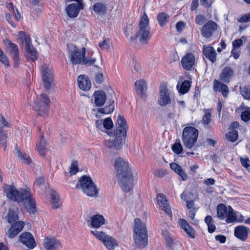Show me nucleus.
<instances>
[{
    "label": "nucleus",
    "mask_w": 250,
    "mask_h": 250,
    "mask_svg": "<svg viewBox=\"0 0 250 250\" xmlns=\"http://www.w3.org/2000/svg\"><path fill=\"white\" fill-rule=\"evenodd\" d=\"M178 223L181 228L186 232L189 237L191 238H194L195 237L194 229L189 225L186 220L184 219H179Z\"/></svg>",
    "instance_id": "obj_25"
},
{
    "label": "nucleus",
    "mask_w": 250,
    "mask_h": 250,
    "mask_svg": "<svg viewBox=\"0 0 250 250\" xmlns=\"http://www.w3.org/2000/svg\"><path fill=\"white\" fill-rule=\"evenodd\" d=\"M67 52L73 64H81L85 56L86 49L83 47L80 49L75 44H72L67 45Z\"/></svg>",
    "instance_id": "obj_6"
},
{
    "label": "nucleus",
    "mask_w": 250,
    "mask_h": 250,
    "mask_svg": "<svg viewBox=\"0 0 250 250\" xmlns=\"http://www.w3.org/2000/svg\"><path fill=\"white\" fill-rule=\"evenodd\" d=\"M91 232L99 240L101 241L103 243L106 239V236L108 235H106L105 233L103 231H99L96 230H91Z\"/></svg>",
    "instance_id": "obj_49"
},
{
    "label": "nucleus",
    "mask_w": 250,
    "mask_h": 250,
    "mask_svg": "<svg viewBox=\"0 0 250 250\" xmlns=\"http://www.w3.org/2000/svg\"><path fill=\"white\" fill-rule=\"evenodd\" d=\"M110 136H112V138L105 141L106 146L112 149H119L122 148L125 136L115 132H112Z\"/></svg>",
    "instance_id": "obj_9"
},
{
    "label": "nucleus",
    "mask_w": 250,
    "mask_h": 250,
    "mask_svg": "<svg viewBox=\"0 0 250 250\" xmlns=\"http://www.w3.org/2000/svg\"><path fill=\"white\" fill-rule=\"evenodd\" d=\"M240 93L243 98L248 100H250V86H245L240 87Z\"/></svg>",
    "instance_id": "obj_48"
},
{
    "label": "nucleus",
    "mask_w": 250,
    "mask_h": 250,
    "mask_svg": "<svg viewBox=\"0 0 250 250\" xmlns=\"http://www.w3.org/2000/svg\"><path fill=\"white\" fill-rule=\"evenodd\" d=\"M96 61V60L95 58H89L86 59L85 56L81 64L91 65L95 62Z\"/></svg>",
    "instance_id": "obj_60"
},
{
    "label": "nucleus",
    "mask_w": 250,
    "mask_h": 250,
    "mask_svg": "<svg viewBox=\"0 0 250 250\" xmlns=\"http://www.w3.org/2000/svg\"><path fill=\"white\" fill-rule=\"evenodd\" d=\"M105 247L109 250H113L118 246L117 241L112 237L108 235L103 243Z\"/></svg>",
    "instance_id": "obj_34"
},
{
    "label": "nucleus",
    "mask_w": 250,
    "mask_h": 250,
    "mask_svg": "<svg viewBox=\"0 0 250 250\" xmlns=\"http://www.w3.org/2000/svg\"><path fill=\"white\" fill-rule=\"evenodd\" d=\"M238 22L240 23H247L250 22V12L243 15L238 20Z\"/></svg>",
    "instance_id": "obj_58"
},
{
    "label": "nucleus",
    "mask_w": 250,
    "mask_h": 250,
    "mask_svg": "<svg viewBox=\"0 0 250 250\" xmlns=\"http://www.w3.org/2000/svg\"><path fill=\"white\" fill-rule=\"evenodd\" d=\"M24 223L22 221H18L11 225L6 232V235L9 238H13L18 235L23 229Z\"/></svg>",
    "instance_id": "obj_15"
},
{
    "label": "nucleus",
    "mask_w": 250,
    "mask_h": 250,
    "mask_svg": "<svg viewBox=\"0 0 250 250\" xmlns=\"http://www.w3.org/2000/svg\"><path fill=\"white\" fill-rule=\"evenodd\" d=\"M5 44L7 51L11 55L14 60V66L18 67L19 65V51L18 45L8 40L5 42Z\"/></svg>",
    "instance_id": "obj_11"
},
{
    "label": "nucleus",
    "mask_w": 250,
    "mask_h": 250,
    "mask_svg": "<svg viewBox=\"0 0 250 250\" xmlns=\"http://www.w3.org/2000/svg\"><path fill=\"white\" fill-rule=\"evenodd\" d=\"M172 151L177 154H180L182 150L183 147L180 142H176L172 146Z\"/></svg>",
    "instance_id": "obj_53"
},
{
    "label": "nucleus",
    "mask_w": 250,
    "mask_h": 250,
    "mask_svg": "<svg viewBox=\"0 0 250 250\" xmlns=\"http://www.w3.org/2000/svg\"><path fill=\"white\" fill-rule=\"evenodd\" d=\"M167 244L169 246L171 250H181L182 246L179 243H175L172 239L168 237L166 238Z\"/></svg>",
    "instance_id": "obj_41"
},
{
    "label": "nucleus",
    "mask_w": 250,
    "mask_h": 250,
    "mask_svg": "<svg viewBox=\"0 0 250 250\" xmlns=\"http://www.w3.org/2000/svg\"><path fill=\"white\" fill-rule=\"evenodd\" d=\"M116 126V129L114 132L116 133L126 136L127 129L126 122L124 117L121 115H119L118 116Z\"/></svg>",
    "instance_id": "obj_20"
},
{
    "label": "nucleus",
    "mask_w": 250,
    "mask_h": 250,
    "mask_svg": "<svg viewBox=\"0 0 250 250\" xmlns=\"http://www.w3.org/2000/svg\"><path fill=\"white\" fill-rule=\"evenodd\" d=\"M241 119L245 122L250 120V108H247L245 111L243 112L241 116Z\"/></svg>",
    "instance_id": "obj_54"
},
{
    "label": "nucleus",
    "mask_w": 250,
    "mask_h": 250,
    "mask_svg": "<svg viewBox=\"0 0 250 250\" xmlns=\"http://www.w3.org/2000/svg\"><path fill=\"white\" fill-rule=\"evenodd\" d=\"M194 63L195 57L193 54L191 53L187 54L181 60L182 66L186 70H190Z\"/></svg>",
    "instance_id": "obj_21"
},
{
    "label": "nucleus",
    "mask_w": 250,
    "mask_h": 250,
    "mask_svg": "<svg viewBox=\"0 0 250 250\" xmlns=\"http://www.w3.org/2000/svg\"><path fill=\"white\" fill-rule=\"evenodd\" d=\"M206 21L205 16L203 15H198L195 18V21L197 24L202 25Z\"/></svg>",
    "instance_id": "obj_61"
},
{
    "label": "nucleus",
    "mask_w": 250,
    "mask_h": 250,
    "mask_svg": "<svg viewBox=\"0 0 250 250\" xmlns=\"http://www.w3.org/2000/svg\"><path fill=\"white\" fill-rule=\"evenodd\" d=\"M169 16L166 13H161L157 16V20L159 24L161 26H164L166 23L168 21Z\"/></svg>",
    "instance_id": "obj_43"
},
{
    "label": "nucleus",
    "mask_w": 250,
    "mask_h": 250,
    "mask_svg": "<svg viewBox=\"0 0 250 250\" xmlns=\"http://www.w3.org/2000/svg\"><path fill=\"white\" fill-rule=\"evenodd\" d=\"M185 26V23L183 21H178L176 24V28L177 31L181 32Z\"/></svg>",
    "instance_id": "obj_64"
},
{
    "label": "nucleus",
    "mask_w": 250,
    "mask_h": 250,
    "mask_svg": "<svg viewBox=\"0 0 250 250\" xmlns=\"http://www.w3.org/2000/svg\"><path fill=\"white\" fill-rule=\"evenodd\" d=\"M109 42L108 39H105L103 42H100L99 45L101 49L107 50L110 47Z\"/></svg>",
    "instance_id": "obj_59"
},
{
    "label": "nucleus",
    "mask_w": 250,
    "mask_h": 250,
    "mask_svg": "<svg viewBox=\"0 0 250 250\" xmlns=\"http://www.w3.org/2000/svg\"><path fill=\"white\" fill-rule=\"evenodd\" d=\"M93 96L95 99V104L96 106L101 107L104 104L106 99V95L104 91H96Z\"/></svg>",
    "instance_id": "obj_28"
},
{
    "label": "nucleus",
    "mask_w": 250,
    "mask_h": 250,
    "mask_svg": "<svg viewBox=\"0 0 250 250\" xmlns=\"http://www.w3.org/2000/svg\"><path fill=\"white\" fill-rule=\"evenodd\" d=\"M104 130H109L113 126V123L110 118H107L104 120Z\"/></svg>",
    "instance_id": "obj_51"
},
{
    "label": "nucleus",
    "mask_w": 250,
    "mask_h": 250,
    "mask_svg": "<svg viewBox=\"0 0 250 250\" xmlns=\"http://www.w3.org/2000/svg\"><path fill=\"white\" fill-rule=\"evenodd\" d=\"M218 25L216 22L212 21H209L206 22L201 30V35L206 38L212 37L217 29Z\"/></svg>",
    "instance_id": "obj_12"
},
{
    "label": "nucleus",
    "mask_w": 250,
    "mask_h": 250,
    "mask_svg": "<svg viewBox=\"0 0 250 250\" xmlns=\"http://www.w3.org/2000/svg\"><path fill=\"white\" fill-rule=\"evenodd\" d=\"M18 38L22 43L25 45L31 42V39L30 37L23 31H20L18 35Z\"/></svg>",
    "instance_id": "obj_42"
},
{
    "label": "nucleus",
    "mask_w": 250,
    "mask_h": 250,
    "mask_svg": "<svg viewBox=\"0 0 250 250\" xmlns=\"http://www.w3.org/2000/svg\"><path fill=\"white\" fill-rule=\"evenodd\" d=\"M213 90L215 92H221L224 97H227L229 93L228 86L216 80L213 81Z\"/></svg>",
    "instance_id": "obj_22"
},
{
    "label": "nucleus",
    "mask_w": 250,
    "mask_h": 250,
    "mask_svg": "<svg viewBox=\"0 0 250 250\" xmlns=\"http://www.w3.org/2000/svg\"><path fill=\"white\" fill-rule=\"evenodd\" d=\"M114 101L113 100H111L109 101V105L108 106H105L103 108H100L98 109V112L107 114H109L113 111L114 108Z\"/></svg>",
    "instance_id": "obj_39"
},
{
    "label": "nucleus",
    "mask_w": 250,
    "mask_h": 250,
    "mask_svg": "<svg viewBox=\"0 0 250 250\" xmlns=\"http://www.w3.org/2000/svg\"><path fill=\"white\" fill-rule=\"evenodd\" d=\"M20 241L29 249H32L36 246L34 237L30 232L22 233L20 236Z\"/></svg>",
    "instance_id": "obj_17"
},
{
    "label": "nucleus",
    "mask_w": 250,
    "mask_h": 250,
    "mask_svg": "<svg viewBox=\"0 0 250 250\" xmlns=\"http://www.w3.org/2000/svg\"><path fill=\"white\" fill-rule=\"evenodd\" d=\"M80 186L83 192L89 197H97L98 190L96 185L89 176L83 175L79 180Z\"/></svg>",
    "instance_id": "obj_5"
},
{
    "label": "nucleus",
    "mask_w": 250,
    "mask_h": 250,
    "mask_svg": "<svg viewBox=\"0 0 250 250\" xmlns=\"http://www.w3.org/2000/svg\"><path fill=\"white\" fill-rule=\"evenodd\" d=\"M95 81L97 83H101L104 81L103 74L101 73H98L95 75Z\"/></svg>",
    "instance_id": "obj_62"
},
{
    "label": "nucleus",
    "mask_w": 250,
    "mask_h": 250,
    "mask_svg": "<svg viewBox=\"0 0 250 250\" xmlns=\"http://www.w3.org/2000/svg\"><path fill=\"white\" fill-rule=\"evenodd\" d=\"M105 223L104 216L100 214L93 215L91 218V226L94 228H99Z\"/></svg>",
    "instance_id": "obj_29"
},
{
    "label": "nucleus",
    "mask_w": 250,
    "mask_h": 250,
    "mask_svg": "<svg viewBox=\"0 0 250 250\" xmlns=\"http://www.w3.org/2000/svg\"><path fill=\"white\" fill-rule=\"evenodd\" d=\"M139 28L135 39L142 43H146L150 38V28L149 26L148 18L145 13L140 20Z\"/></svg>",
    "instance_id": "obj_4"
},
{
    "label": "nucleus",
    "mask_w": 250,
    "mask_h": 250,
    "mask_svg": "<svg viewBox=\"0 0 250 250\" xmlns=\"http://www.w3.org/2000/svg\"><path fill=\"white\" fill-rule=\"evenodd\" d=\"M249 229L245 226L240 225L235 228L234 236L242 241H245L248 238Z\"/></svg>",
    "instance_id": "obj_19"
},
{
    "label": "nucleus",
    "mask_w": 250,
    "mask_h": 250,
    "mask_svg": "<svg viewBox=\"0 0 250 250\" xmlns=\"http://www.w3.org/2000/svg\"><path fill=\"white\" fill-rule=\"evenodd\" d=\"M4 188L8 200L21 203L25 209L30 214H34L36 212L35 200L31 196L30 188H21L18 190L14 185H6Z\"/></svg>",
    "instance_id": "obj_1"
},
{
    "label": "nucleus",
    "mask_w": 250,
    "mask_h": 250,
    "mask_svg": "<svg viewBox=\"0 0 250 250\" xmlns=\"http://www.w3.org/2000/svg\"><path fill=\"white\" fill-rule=\"evenodd\" d=\"M234 74V71L230 66H226L222 70L220 74L221 81L225 83H229Z\"/></svg>",
    "instance_id": "obj_24"
},
{
    "label": "nucleus",
    "mask_w": 250,
    "mask_h": 250,
    "mask_svg": "<svg viewBox=\"0 0 250 250\" xmlns=\"http://www.w3.org/2000/svg\"><path fill=\"white\" fill-rule=\"evenodd\" d=\"M43 244L46 250H58L62 247L60 242L53 236L45 237Z\"/></svg>",
    "instance_id": "obj_14"
},
{
    "label": "nucleus",
    "mask_w": 250,
    "mask_h": 250,
    "mask_svg": "<svg viewBox=\"0 0 250 250\" xmlns=\"http://www.w3.org/2000/svg\"><path fill=\"white\" fill-rule=\"evenodd\" d=\"M7 138V135L3 130V127H1L0 128V148L3 151H5L6 147V139Z\"/></svg>",
    "instance_id": "obj_40"
},
{
    "label": "nucleus",
    "mask_w": 250,
    "mask_h": 250,
    "mask_svg": "<svg viewBox=\"0 0 250 250\" xmlns=\"http://www.w3.org/2000/svg\"><path fill=\"white\" fill-rule=\"evenodd\" d=\"M135 91L137 94L140 97L146 96V83L144 80H139L135 83Z\"/></svg>",
    "instance_id": "obj_27"
},
{
    "label": "nucleus",
    "mask_w": 250,
    "mask_h": 250,
    "mask_svg": "<svg viewBox=\"0 0 250 250\" xmlns=\"http://www.w3.org/2000/svg\"><path fill=\"white\" fill-rule=\"evenodd\" d=\"M240 161L244 167L248 170L250 169V161L248 157H240Z\"/></svg>",
    "instance_id": "obj_55"
},
{
    "label": "nucleus",
    "mask_w": 250,
    "mask_h": 250,
    "mask_svg": "<svg viewBox=\"0 0 250 250\" xmlns=\"http://www.w3.org/2000/svg\"><path fill=\"white\" fill-rule=\"evenodd\" d=\"M243 44V41L241 39L234 40L232 42V46L234 48H237L241 46Z\"/></svg>",
    "instance_id": "obj_63"
},
{
    "label": "nucleus",
    "mask_w": 250,
    "mask_h": 250,
    "mask_svg": "<svg viewBox=\"0 0 250 250\" xmlns=\"http://www.w3.org/2000/svg\"><path fill=\"white\" fill-rule=\"evenodd\" d=\"M25 49L26 52V56L28 59L33 62L37 59V52L31 42L25 45Z\"/></svg>",
    "instance_id": "obj_31"
},
{
    "label": "nucleus",
    "mask_w": 250,
    "mask_h": 250,
    "mask_svg": "<svg viewBox=\"0 0 250 250\" xmlns=\"http://www.w3.org/2000/svg\"><path fill=\"white\" fill-rule=\"evenodd\" d=\"M7 221L9 223H12L18 220L19 217L17 211L10 209L7 215Z\"/></svg>",
    "instance_id": "obj_46"
},
{
    "label": "nucleus",
    "mask_w": 250,
    "mask_h": 250,
    "mask_svg": "<svg viewBox=\"0 0 250 250\" xmlns=\"http://www.w3.org/2000/svg\"><path fill=\"white\" fill-rule=\"evenodd\" d=\"M104 121L102 120H96L95 122V125L97 129L101 130L102 132H105L108 135H110L112 134V132L109 130H104Z\"/></svg>",
    "instance_id": "obj_50"
},
{
    "label": "nucleus",
    "mask_w": 250,
    "mask_h": 250,
    "mask_svg": "<svg viewBox=\"0 0 250 250\" xmlns=\"http://www.w3.org/2000/svg\"><path fill=\"white\" fill-rule=\"evenodd\" d=\"M229 210V206L227 207L223 204H219L217 207L218 217L222 220L226 218Z\"/></svg>",
    "instance_id": "obj_32"
},
{
    "label": "nucleus",
    "mask_w": 250,
    "mask_h": 250,
    "mask_svg": "<svg viewBox=\"0 0 250 250\" xmlns=\"http://www.w3.org/2000/svg\"><path fill=\"white\" fill-rule=\"evenodd\" d=\"M83 8V3L81 2L72 3L66 7V12L69 17L75 18L77 17L80 10Z\"/></svg>",
    "instance_id": "obj_18"
},
{
    "label": "nucleus",
    "mask_w": 250,
    "mask_h": 250,
    "mask_svg": "<svg viewBox=\"0 0 250 250\" xmlns=\"http://www.w3.org/2000/svg\"><path fill=\"white\" fill-rule=\"evenodd\" d=\"M211 109H207L204 111V115L203 117L202 121L205 125H208L211 121Z\"/></svg>",
    "instance_id": "obj_44"
},
{
    "label": "nucleus",
    "mask_w": 250,
    "mask_h": 250,
    "mask_svg": "<svg viewBox=\"0 0 250 250\" xmlns=\"http://www.w3.org/2000/svg\"><path fill=\"white\" fill-rule=\"evenodd\" d=\"M133 231L134 239L136 245L139 247H145L148 242L147 232L146 224L139 218L134 220Z\"/></svg>",
    "instance_id": "obj_3"
},
{
    "label": "nucleus",
    "mask_w": 250,
    "mask_h": 250,
    "mask_svg": "<svg viewBox=\"0 0 250 250\" xmlns=\"http://www.w3.org/2000/svg\"><path fill=\"white\" fill-rule=\"evenodd\" d=\"M0 61L5 66H9V63L7 57L4 54L2 50L0 48Z\"/></svg>",
    "instance_id": "obj_56"
},
{
    "label": "nucleus",
    "mask_w": 250,
    "mask_h": 250,
    "mask_svg": "<svg viewBox=\"0 0 250 250\" xmlns=\"http://www.w3.org/2000/svg\"><path fill=\"white\" fill-rule=\"evenodd\" d=\"M198 136V131L192 126L185 127L183 130L182 139L185 146L191 148L195 144Z\"/></svg>",
    "instance_id": "obj_7"
},
{
    "label": "nucleus",
    "mask_w": 250,
    "mask_h": 250,
    "mask_svg": "<svg viewBox=\"0 0 250 250\" xmlns=\"http://www.w3.org/2000/svg\"><path fill=\"white\" fill-rule=\"evenodd\" d=\"M237 214H238V212L234 211L232 207L229 206V210L226 218V222L228 223L235 222Z\"/></svg>",
    "instance_id": "obj_37"
},
{
    "label": "nucleus",
    "mask_w": 250,
    "mask_h": 250,
    "mask_svg": "<svg viewBox=\"0 0 250 250\" xmlns=\"http://www.w3.org/2000/svg\"><path fill=\"white\" fill-rule=\"evenodd\" d=\"M114 167L123 190L125 192H129L133 187L134 178L129 163L123 157H117L114 161Z\"/></svg>",
    "instance_id": "obj_2"
},
{
    "label": "nucleus",
    "mask_w": 250,
    "mask_h": 250,
    "mask_svg": "<svg viewBox=\"0 0 250 250\" xmlns=\"http://www.w3.org/2000/svg\"><path fill=\"white\" fill-rule=\"evenodd\" d=\"M42 81L45 88H50L53 81V74L51 68L46 64H43L41 67Z\"/></svg>",
    "instance_id": "obj_10"
},
{
    "label": "nucleus",
    "mask_w": 250,
    "mask_h": 250,
    "mask_svg": "<svg viewBox=\"0 0 250 250\" xmlns=\"http://www.w3.org/2000/svg\"><path fill=\"white\" fill-rule=\"evenodd\" d=\"M226 139L231 142H235L238 138V131L235 130H232L229 131L226 134Z\"/></svg>",
    "instance_id": "obj_47"
},
{
    "label": "nucleus",
    "mask_w": 250,
    "mask_h": 250,
    "mask_svg": "<svg viewBox=\"0 0 250 250\" xmlns=\"http://www.w3.org/2000/svg\"><path fill=\"white\" fill-rule=\"evenodd\" d=\"M190 87V83L188 80H185L182 83H178L177 88L179 93L184 94L187 93Z\"/></svg>",
    "instance_id": "obj_35"
},
{
    "label": "nucleus",
    "mask_w": 250,
    "mask_h": 250,
    "mask_svg": "<svg viewBox=\"0 0 250 250\" xmlns=\"http://www.w3.org/2000/svg\"><path fill=\"white\" fill-rule=\"evenodd\" d=\"M92 9L97 14L104 15L106 12V7L103 3L97 2L93 5Z\"/></svg>",
    "instance_id": "obj_36"
},
{
    "label": "nucleus",
    "mask_w": 250,
    "mask_h": 250,
    "mask_svg": "<svg viewBox=\"0 0 250 250\" xmlns=\"http://www.w3.org/2000/svg\"><path fill=\"white\" fill-rule=\"evenodd\" d=\"M78 163L77 161H73L69 168V172L70 175H75L78 171Z\"/></svg>",
    "instance_id": "obj_52"
},
{
    "label": "nucleus",
    "mask_w": 250,
    "mask_h": 250,
    "mask_svg": "<svg viewBox=\"0 0 250 250\" xmlns=\"http://www.w3.org/2000/svg\"><path fill=\"white\" fill-rule=\"evenodd\" d=\"M46 144V141L44 139L43 135H42L37 144V149L40 153V155H45L44 151L45 150Z\"/></svg>",
    "instance_id": "obj_38"
},
{
    "label": "nucleus",
    "mask_w": 250,
    "mask_h": 250,
    "mask_svg": "<svg viewBox=\"0 0 250 250\" xmlns=\"http://www.w3.org/2000/svg\"><path fill=\"white\" fill-rule=\"evenodd\" d=\"M78 83L80 89L83 91H87L91 87V83L88 77L80 75L78 77Z\"/></svg>",
    "instance_id": "obj_26"
},
{
    "label": "nucleus",
    "mask_w": 250,
    "mask_h": 250,
    "mask_svg": "<svg viewBox=\"0 0 250 250\" xmlns=\"http://www.w3.org/2000/svg\"><path fill=\"white\" fill-rule=\"evenodd\" d=\"M49 194L53 208H58L62 205V202L60 201L59 195L55 191L52 189L50 190Z\"/></svg>",
    "instance_id": "obj_33"
},
{
    "label": "nucleus",
    "mask_w": 250,
    "mask_h": 250,
    "mask_svg": "<svg viewBox=\"0 0 250 250\" xmlns=\"http://www.w3.org/2000/svg\"><path fill=\"white\" fill-rule=\"evenodd\" d=\"M167 172L166 169L161 168L157 169L154 173V176L158 178H162L167 174Z\"/></svg>",
    "instance_id": "obj_57"
},
{
    "label": "nucleus",
    "mask_w": 250,
    "mask_h": 250,
    "mask_svg": "<svg viewBox=\"0 0 250 250\" xmlns=\"http://www.w3.org/2000/svg\"><path fill=\"white\" fill-rule=\"evenodd\" d=\"M50 100L49 97L44 94H41L35 101L34 110L38 115L45 116L49 109Z\"/></svg>",
    "instance_id": "obj_8"
},
{
    "label": "nucleus",
    "mask_w": 250,
    "mask_h": 250,
    "mask_svg": "<svg viewBox=\"0 0 250 250\" xmlns=\"http://www.w3.org/2000/svg\"><path fill=\"white\" fill-rule=\"evenodd\" d=\"M157 199L160 208L165 211L169 217H172V211L166 196L163 194L159 193L157 196Z\"/></svg>",
    "instance_id": "obj_16"
},
{
    "label": "nucleus",
    "mask_w": 250,
    "mask_h": 250,
    "mask_svg": "<svg viewBox=\"0 0 250 250\" xmlns=\"http://www.w3.org/2000/svg\"><path fill=\"white\" fill-rule=\"evenodd\" d=\"M170 168L173 170L176 173L178 174L180 177V179L183 181H186L188 179V175L184 171L182 168L177 164L175 163H171L170 164Z\"/></svg>",
    "instance_id": "obj_30"
},
{
    "label": "nucleus",
    "mask_w": 250,
    "mask_h": 250,
    "mask_svg": "<svg viewBox=\"0 0 250 250\" xmlns=\"http://www.w3.org/2000/svg\"><path fill=\"white\" fill-rule=\"evenodd\" d=\"M181 199L186 202L187 207L189 210L196 209L194 207V203L193 201H188L187 200V194L185 192H183L180 195Z\"/></svg>",
    "instance_id": "obj_45"
},
{
    "label": "nucleus",
    "mask_w": 250,
    "mask_h": 250,
    "mask_svg": "<svg viewBox=\"0 0 250 250\" xmlns=\"http://www.w3.org/2000/svg\"><path fill=\"white\" fill-rule=\"evenodd\" d=\"M202 52L206 58L211 62L213 63L216 61L217 53L213 47L204 45L203 46Z\"/></svg>",
    "instance_id": "obj_23"
},
{
    "label": "nucleus",
    "mask_w": 250,
    "mask_h": 250,
    "mask_svg": "<svg viewBox=\"0 0 250 250\" xmlns=\"http://www.w3.org/2000/svg\"><path fill=\"white\" fill-rule=\"evenodd\" d=\"M171 102L170 93L167 86L165 84H162L160 86V97L158 103L162 106L166 105Z\"/></svg>",
    "instance_id": "obj_13"
}]
</instances>
